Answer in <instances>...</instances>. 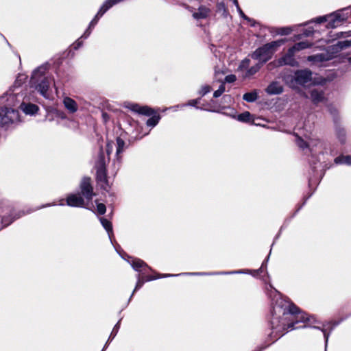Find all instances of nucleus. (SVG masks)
Returning <instances> with one entry per match:
<instances>
[{
  "instance_id": "obj_1",
  "label": "nucleus",
  "mask_w": 351,
  "mask_h": 351,
  "mask_svg": "<svg viewBox=\"0 0 351 351\" xmlns=\"http://www.w3.org/2000/svg\"><path fill=\"white\" fill-rule=\"evenodd\" d=\"M300 322H308V326L319 329L323 332L326 351L330 334L319 326H312L313 324L317 322L314 318L308 317L306 313L300 312L295 304L282 298L276 300L273 306L272 317L270 321L271 335L278 339L288 330H292L306 327V325L295 326V324Z\"/></svg>"
},
{
  "instance_id": "obj_2",
  "label": "nucleus",
  "mask_w": 351,
  "mask_h": 351,
  "mask_svg": "<svg viewBox=\"0 0 351 351\" xmlns=\"http://www.w3.org/2000/svg\"><path fill=\"white\" fill-rule=\"evenodd\" d=\"M264 263L262 266H263ZM261 267L258 270L250 269H239L230 271H215V272H185L178 274H157L156 276H149L147 274L151 270V268L142 260L138 258H133V269L138 272V281L136 285V289H139L145 281H150L160 278L174 277L179 276H214V275H232V274H251L253 276H256L258 274L262 271Z\"/></svg>"
},
{
  "instance_id": "obj_3",
  "label": "nucleus",
  "mask_w": 351,
  "mask_h": 351,
  "mask_svg": "<svg viewBox=\"0 0 351 351\" xmlns=\"http://www.w3.org/2000/svg\"><path fill=\"white\" fill-rule=\"evenodd\" d=\"M286 83L292 88H296L298 85L305 86L311 84H322L326 80L316 82L313 80L312 72L308 69L297 71L293 76H287L285 78Z\"/></svg>"
},
{
  "instance_id": "obj_4",
  "label": "nucleus",
  "mask_w": 351,
  "mask_h": 351,
  "mask_svg": "<svg viewBox=\"0 0 351 351\" xmlns=\"http://www.w3.org/2000/svg\"><path fill=\"white\" fill-rule=\"evenodd\" d=\"M285 40L281 39L267 43L263 47L257 49L252 55V58L258 60L262 64L270 60L276 49L284 44Z\"/></svg>"
},
{
  "instance_id": "obj_5",
  "label": "nucleus",
  "mask_w": 351,
  "mask_h": 351,
  "mask_svg": "<svg viewBox=\"0 0 351 351\" xmlns=\"http://www.w3.org/2000/svg\"><path fill=\"white\" fill-rule=\"evenodd\" d=\"M106 163L104 160V156L102 151L99 156V159L97 162V180L99 185L106 191H108L110 186L106 178Z\"/></svg>"
},
{
  "instance_id": "obj_6",
  "label": "nucleus",
  "mask_w": 351,
  "mask_h": 351,
  "mask_svg": "<svg viewBox=\"0 0 351 351\" xmlns=\"http://www.w3.org/2000/svg\"><path fill=\"white\" fill-rule=\"evenodd\" d=\"M346 19V16L341 12H338L328 16L318 17L315 19V22L318 23L327 22L328 28H335L340 25Z\"/></svg>"
},
{
  "instance_id": "obj_7",
  "label": "nucleus",
  "mask_w": 351,
  "mask_h": 351,
  "mask_svg": "<svg viewBox=\"0 0 351 351\" xmlns=\"http://www.w3.org/2000/svg\"><path fill=\"white\" fill-rule=\"evenodd\" d=\"M91 199H61L60 205H67L71 207H83L88 210H95V205L90 202Z\"/></svg>"
},
{
  "instance_id": "obj_8",
  "label": "nucleus",
  "mask_w": 351,
  "mask_h": 351,
  "mask_svg": "<svg viewBox=\"0 0 351 351\" xmlns=\"http://www.w3.org/2000/svg\"><path fill=\"white\" fill-rule=\"evenodd\" d=\"M295 53V51L291 47L285 56L274 62L273 64L278 66L286 64L295 66L297 63L293 58Z\"/></svg>"
},
{
  "instance_id": "obj_9",
  "label": "nucleus",
  "mask_w": 351,
  "mask_h": 351,
  "mask_svg": "<svg viewBox=\"0 0 351 351\" xmlns=\"http://www.w3.org/2000/svg\"><path fill=\"white\" fill-rule=\"evenodd\" d=\"M3 110L4 118H3V121L1 120V125H7L19 119L17 110L7 107H4Z\"/></svg>"
},
{
  "instance_id": "obj_10",
  "label": "nucleus",
  "mask_w": 351,
  "mask_h": 351,
  "mask_svg": "<svg viewBox=\"0 0 351 351\" xmlns=\"http://www.w3.org/2000/svg\"><path fill=\"white\" fill-rule=\"evenodd\" d=\"M81 193L84 196L91 197L93 195V188L91 185L90 178L85 177L80 183Z\"/></svg>"
},
{
  "instance_id": "obj_11",
  "label": "nucleus",
  "mask_w": 351,
  "mask_h": 351,
  "mask_svg": "<svg viewBox=\"0 0 351 351\" xmlns=\"http://www.w3.org/2000/svg\"><path fill=\"white\" fill-rule=\"evenodd\" d=\"M133 112L140 114L150 116L154 113V110L147 106H141L138 104H133Z\"/></svg>"
},
{
  "instance_id": "obj_12",
  "label": "nucleus",
  "mask_w": 351,
  "mask_h": 351,
  "mask_svg": "<svg viewBox=\"0 0 351 351\" xmlns=\"http://www.w3.org/2000/svg\"><path fill=\"white\" fill-rule=\"evenodd\" d=\"M311 99L314 104L322 102L325 99L323 91L317 89L311 90Z\"/></svg>"
},
{
  "instance_id": "obj_13",
  "label": "nucleus",
  "mask_w": 351,
  "mask_h": 351,
  "mask_svg": "<svg viewBox=\"0 0 351 351\" xmlns=\"http://www.w3.org/2000/svg\"><path fill=\"white\" fill-rule=\"evenodd\" d=\"M266 91L270 95H278L283 91V88L280 83L274 82L267 86Z\"/></svg>"
},
{
  "instance_id": "obj_14",
  "label": "nucleus",
  "mask_w": 351,
  "mask_h": 351,
  "mask_svg": "<svg viewBox=\"0 0 351 351\" xmlns=\"http://www.w3.org/2000/svg\"><path fill=\"white\" fill-rule=\"evenodd\" d=\"M20 108L25 113L29 114H34L38 110V107L33 104L22 103Z\"/></svg>"
},
{
  "instance_id": "obj_15",
  "label": "nucleus",
  "mask_w": 351,
  "mask_h": 351,
  "mask_svg": "<svg viewBox=\"0 0 351 351\" xmlns=\"http://www.w3.org/2000/svg\"><path fill=\"white\" fill-rule=\"evenodd\" d=\"M210 13V10L205 6H200L198 11L193 14V16L196 19H205Z\"/></svg>"
},
{
  "instance_id": "obj_16",
  "label": "nucleus",
  "mask_w": 351,
  "mask_h": 351,
  "mask_svg": "<svg viewBox=\"0 0 351 351\" xmlns=\"http://www.w3.org/2000/svg\"><path fill=\"white\" fill-rule=\"evenodd\" d=\"M49 86V80L44 77L41 82L36 86V89L39 91L43 96H46L47 92L48 90Z\"/></svg>"
},
{
  "instance_id": "obj_17",
  "label": "nucleus",
  "mask_w": 351,
  "mask_h": 351,
  "mask_svg": "<svg viewBox=\"0 0 351 351\" xmlns=\"http://www.w3.org/2000/svg\"><path fill=\"white\" fill-rule=\"evenodd\" d=\"M64 104L65 107L71 112H75L77 110L76 102L70 97H66L64 99Z\"/></svg>"
},
{
  "instance_id": "obj_18",
  "label": "nucleus",
  "mask_w": 351,
  "mask_h": 351,
  "mask_svg": "<svg viewBox=\"0 0 351 351\" xmlns=\"http://www.w3.org/2000/svg\"><path fill=\"white\" fill-rule=\"evenodd\" d=\"M100 221H101L103 227L107 231L108 236H109L110 239H111V235L112 234V227L111 222L109 221L108 219L103 218V217L100 218Z\"/></svg>"
},
{
  "instance_id": "obj_19",
  "label": "nucleus",
  "mask_w": 351,
  "mask_h": 351,
  "mask_svg": "<svg viewBox=\"0 0 351 351\" xmlns=\"http://www.w3.org/2000/svg\"><path fill=\"white\" fill-rule=\"evenodd\" d=\"M335 162L337 164H346L351 165V156H341L335 159Z\"/></svg>"
},
{
  "instance_id": "obj_20",
  "label": "nucleus",
  "mask_w": 351,
  "mask_h": 351,
  "mask_svg": "<svg viewBox=\"0 0 351 351\" xmlns=\"http://www.w3.org/2000/svg\"><path fill=\"white\" fill-rule=\"evenodd\" d=\"M160 119V117L158 114H154L147 121V126L154 127L158 124Z\"/></svg>"
},
{
  "instance_id": "obj_21",
  "label": "nucleus",
  "mask_w": 351,
  "mask_h": 351,
  "mask_svg": "<svg viewBox=\"0 0 351 351\" xmlns=\"http://www.w3.org/2000/svg\"><path fill=\"white\" fill-rule=\"evenodd\" d=\"M311 46V45L308 42H301L296 43L294 46L292 47L293 49L296 52L299 51L302 49H304Z\"/></svg>"
},
{
  "instance_id": "obj_22",
  "label": "nucleus",
  "mask_w": 351,
  "mask_h": 351,
  "mask_svg": "<svg viewBox=\"0 0 351 351\" xmlns=\"http://www.w3.org/2000/svg\"><path fill=\"white\" fill-rule=\"evenodd\" d=\"M243 99L248 102H252L256 100L257 93L256 92L247 93L243 97Z\"/></svg>"
},
{
  "instance_id": "obj_23",
  "label": "nucleus",
  "mask_w": 351,
  "mask_h": 351,
  "mask_svg": "<svg viewBox=\"0 0 351 351\" xmlns=\"http://www.w3.org/2000/svg\"><path fill=\"white\" fill-rule=\"evenodd\" d=\"M292 32V29L289 27L278 28L276 31L277 34L288 35Z\"/></svg>"
},
{
  "instance_id": "obj_24",
  "label": "nucleus",
  "mask_w": 351,
  "mask_h": 351,
  "mask_svg": "<svg viewBox=\"0 0 351 351\" xmlns=\"http://www.w3.org/2000/svg\"><path fill=\"white\" fill-rule=\"evenodd\" d=\"M250 113L245 112L238 115L237 119L240 121L247 122L250 120Z\"/></svg>"
},
{
  "instance_id": "obj_25",
  "label": "nucleus",
  "mask_w": 351,
  "mask_h": 351,
  "mask_svg": "<svg viewBox=\"0 0 351 351\" xmlns=\"http://www.w3.org/2000/svg\"><path fill=\"white\" fill-rule=\"evenodd\" d=\"M95 203L96 204L97 213L99 214V215H103L104 213H105V212H106V206L104 204H102V203H99L97 201V199H96L95 201Z\"/></svg>"
},
{
  "instance_id": "obj_26",
  "label": "nucleus",
  "mask_w": 351,
  "mask_h": 351,
  "mask_svg": "<svg viewBox=\"0 0 351 351\" xmlns=\"http://www.w3.org/2000/svg\"><path fill=\"white\" fill-rule=\"evenodd\" d=\"M351 46V40H345V41H341L338 42V43L336 45L337 49H343L347 47H349Z\"/></svg>"
},
{
  "instance_id": "obj_27",
  "label": "nucleus",
  "mask_w": 351,
  "mask_h": 351,
  "mask_svg": "<svg viewBox=\"0 0 351 351\" xmlns=\"http://www.w3.org/2000/svg\"><path fill=\"white\" fill-rule=\"evenodd\" d=\"M117 154H119L123 149L125 142L123 141V140H122L121 138L119 137L117 138Z\"/></svg>"
},
{
  "instance_id": "obj_28",
  "label": "nucleus",
  "mask_w": 351,
  "mask_h": 351,
  "mask_svg": "<svg viewBox=\"0 0 351 351\" xmlns=\"http://www.w3.org/2000/svg\"><path fill=\"white\" fill-rule=\"evenodd\" d=\"M261 68V65L257 64L256 66L251 67L246 73V76H250L256 73Z\"/></svg>"
},
{
  "instance_id": "obj_29",
  "label": "nucleus",
  "mask_w": 351,
  "mask_h": 351,
  "mask_svg": "<svg viewBox=\"0 0 351 351\" xmlns=\"http://www.w3.org/2000/svg\"><path fill=\"white\" fill-rule=\"evenodd\" d=\"M225 91V86L224 84L220 85L218 90H215L213 93L214 97H219L222 95V93Z\"/></svg>"
},
{
  "instance_id": "obj_30",
  "label": "nucleus",
  "mask_w": 351,
  "mask_h": 351,
  "mask_svg": "<svg viewBox=\"0 0 351 351\" xmlns=\"http://www.w3.org/2000/svg\"><path fill=\"white\" fill-rule=\"evenodd\" d=\"M13 219H10V218L8 217H3L1 219V227L0 228V230H1L2 228H5V227H7L8 225H10L12 222Z\"/></svg>"
},
{
  "instance_id": "obj_31",
  "label": "nucleus",
  "mask_w": 351,
  "mask_h": 351,
  "mask_svg": "<svg viewBox=\"0 0 351 351\" xmlns=\"http://www.w3.org/2000/svg\"><path fill=\"white\" fill-rule=\"evenodd\" d=\"M119 327V322H118L112 329L111 334L110 335L109 339H113L116 336Z\"/></svg>"
},
{
  "instance_id": "obj_32",
  "label": "nucleus",
  "mask_w": 351,
  "mask_h": 351,
  "mask_svg": "<svg viewBox=\"0 0 351 351\" xmlns=\"http://www.w3.org/2000/svg\"><path fill=\"white\" fill-rule=\"evenodd\" d=\"M297 143L298 145V146L302 149L305 148V147H307L308 146H310V144L311 143L309 142L308 143H306V142H304L302 139L301 138H298V141H297Z\"/></svg>"
},
{
  "instance_id": "obj_33",
  "label": "nucleus",
  "mask_w": 351,
  "mask_h": 351,
  "mask_svg": "<svg viewBox=\"0 0 351 351\" xmlns=\"http://www.w3.org/2000/svg\"><path fill=\"white\" fill-rule=\"evenodd\" d=\"M212 90L211 87L208 85H205L202 87V89L200 90V93L202 95H204L206 93H209Z\"/></svg>"
},
{
  "instance_id": "obj_34",
  "label": "nucleus",
  "mask_w": 351,
  "mask_h": 351,
  "mask_svg": "<svg viewBox=\"0 0 351 351\" xmlns=\"http://www.w3.org/2000/svg\"><path fill=\"white\" fill-rule=\"evenodd\" d=\"M308 60L322 62L323 60V58L322 56H319V55L315 56H308Z\"/></svg>"
},
{
  "instance_id": "obj_35",
  "label": "nucleus",
  "mask_w": 351,
  "mask_h": 351,
  "mask_svg": "<svg viewBox=\"0 0 351 351\" xmlns=\"http://www.w3.org/2000/svg\"><path fill=\"white\" fill-rule=\"evenodd\" d=\"M236 80V76L234 75H227L225 78V82L231 83Z\"/></svg>"
},
{
  "instance_id": "obj_36",
  "label": "nucleus",
  "mask_w": 351,
  "mask_h": 351,
  "mask_svg": "<svg viewBox=\"0 0 351 351\" xmlns=\"http://www.w3.org/2000/svg\"><path fill=\"white\" fill-rule=\"evenodd\" d=\"M39 73H40V69L35 71L32 75V80L36 81L37 77L39 76Z\"/></svg>"
},
{
  "instance_id": "obj_37",
  "label": "nucleus",
  "mask_w": 351,
  "mask_h": 351,
  "mask_svg": "<svg viewBox=\"0 0 351 351\" xmlns=\"http://www.w3.org/2000/svg\"><path fill=\"white\" fill-rule=\"evenodd\" d=\"M249 63H250V60L245 59L241 62V67L243 69H245L248 66Z\"/></svg>"
},
{
  "instance_id": "obj_38",
  "label": "nucleus",
  "mask_w": 351,
  "mask_h": 351,
  "mask_svg": "<svg viewBox=\"0 0 351 351\" xmlns=\"http://www.w3.org/2000/svg\"><path fill=\"white\" fill-rule=\"evenodd\" d=\"M112 149H113L112 143H108L107 144V150H106V151H107L108 154H110V152L112 150Z\"/></svg>"
},
{
  "instance_id": "obj_39",
  "label": "nucleus",
  "mask_w": 351,
  "mask_h": 351,
  "mask_svg": "<svg viewBox=\"0 0 351 351\" xmlns=\"http://www.w3.org/2000/svg\"><path fill=\"white\" fill-rule=\"evenodd\" d=\"M3 108H0V124L1 125V119L3 120V118H4L3 116Z\"/></svg>"
},
{
  "instance_id": "obj_40",
  "label": "nucleus",
  "mask_w": 351,
  "mask_h": 351,
  "mask_svg": "<svg viewBox=\"0 0 351 351\" xmlns=\"http://www.w3.org/2000/svg\"><path fill=\"white\" fill-rule=\"evenodd\" d=\"M237 10H238V11L239 12L240 15H241L243 18H244V19H246V20H250V19H248V18H247V17L244 14V13L242 12V10H241V8H239V9H237Z\"/></svg>"
},
{
  "instance_id": "obj_41",
  "label": "nucleus",
  "mask_w": 351,
  "mask_h": 351,
  "mask_svg": "<svg viewBox=\"0 0 351 351\" xmlns=\"http://www.w3.org/2000/svg\"><path fill=\"white\" fill-rule=\"evenodd\" d=\"M232 1L234 3V4L237 6V9H239V5L237 0H232Z\"/></svg>"
},
{
  "instance_id": "obj_42",
  "label": "nucleus",
  "mask_w": 351,
  "mask_h": 351,
  "mask_svg": "<svg viewBox=\"0 0 351 351\" xmlns=\"http://www.w3.org/2000/svg\"><path fill=\"white\" fill-rule=\"evenodd\" d=\"M103 117L105 119H107V114L106 113H103Z\"/></svg>"
},
{
  "instance_id": "obj_43",
  "label": "nucleus",
  "mask_w": 351,
  "mask_h": 351,
  "mask_svg": "<svg viewBox=\"0 0 351 351\" xmlns=\"http://www.w3.org/2000/svg\"><path fill=\"white\" fill-rule=\"evenodd\" d=\"M51 206V205H50V204H47V205H46V206H42V208H45V207H46V206Z\"/></svg>"
},
{
  "instance_id": "obj_44",
  "label": "nucleus",
  "mask_w": 351,
  "mask_h": 351,
  "mask_svg": "<svg viewBox=\"0 0 351 351\" xmlns=\"http://www.w3.org/2000/svg\"><path fill=\"white\" fill-rule=\"evenodd\" d=\"M69 197H73V198H75V197H77L75 195H71Z\"/></svg>"
},
{
  "instance_id": "obj_45",
  "label": "nucleus",
  "mask_w": 351,
  "mask_h": 351,
  "mask_svg": "<svg viewBox=\"0 0 351 351\" xmlns=\"http://www.w3.org/2000/svg\"><path fill=\"white\" fill-rule=\"evenodd\" d=\"M309 34H310V33H309V32H306V33H305V35H306V36H308Z\"/></svg>"
},
{
  "instance_id": "obj_46",
  "label": "nucleus",
  "mask_w": 351,
  "mask_h": 351,
  "mask_svg": "<svg viewBox=\"0 0 351 351\" xmlns=\"http://www.w3.org/2000/svg\"><path fill=\"white\" fill-rule=\"evenodd\" d=\"M103 351V350H102Z\"/></svg>"
}]
</instances>
